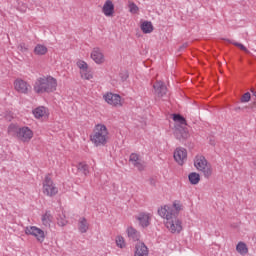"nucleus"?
<instances>
[{
  "label": "nucleus",
  "mask_w": 256,
  "mask_h": 256,
  "mask_svg": "<svg viewBox=\"0 0 256 256\" xmlns=\"http://www.w3.org/2000/svg\"><path fill=\"white\" fill-rule=\"evenodd\" d=\"M34 91L38 94L57 91V79L52 76L38 78L34 84Z\"/></svg>",
  "instance_id": "f257e3e1"
},
{
  "label": "nucleus",
  "mask_w": 256,
  "mask_h": 256,
  "mask_svg": "<svg viewBox=\"0 0 256 256\" xmlns=\"http://www.w3.org/2000/svg\"><path fill=\"white\" fill-rule=\"evenodd\" d=\"M109 139V130L105 124H97L94 127L93 134L90 135V140L95 147H105Z\"/></svg>",
  "instance_id": "f03ea898"
},
{
  "label": "nucleus",
  "mask_w": 256,
  "mask_h": 256,
  "mask_svg": "<svg viewBox=\"0 0 256 256\" xmlns=\"http://www.w3.org/2000/svg\"><path fill=\"white\" fill-rule=\"evenodd\" d=\"M9 135L16 137L22 143H29L33 139V130L27 126L19 127L15 124H10L8 127Z\"/></svg>",
  "instance_id": "7ed1b4c3"
},
{
  "label": "nucleus",
  "mask_w": 256,
  "mask_h": 256,
  "mask_svg": "<svg viewBox=\"0 0 256 256\" xmlns=\"http://www.w3.org/2000/svg\"><path fill=\"white\" fill-rule=\"evenodd\" d=\"M194 166L198 171L203 173L206 179H209V177L213 175V168H211V164H209L205 156H196L194 160Z\"/></svg>",
  "instance_id": "20e7f679"
},
{
  "label": "nucleus",
  "mask_w": 256,
  "mask_h": 256,
  "mask_svg": "<svg viewBox=\"0 0 256 256\" xmlns=\"http://www.w3.org/2000/svg\"><path fill=\"white\" fill-rule=\"evenodd\" d=\"M43 193L48 197H55V195L59 193V189L55 187V184H53V180L51 179L49 174L45 176V179L43 182Z\"/></svg>",
  "instance_id": "39448f33"
},
{
  "label": "nucleus",
  "mask_w": 256,
  "mask_h": 256,
  "mask_svg": "<svg viewBox=\"0 0 256 256\" xmlns=\"http://www.w3.org/2000/svg\"><path fill=\"white\" fill-rule=\"evenodd\" d=\"M165 225L170 233H181L183 231V223L180 221L178 216H172L166 220Z\"/></svg>",
  "instance_id": "423d86ee"
},
{
  "label": "nucleus",
  "mask_w": 256,
  "mask_h": 256,
  "mask_svg": "<svg viewBox=\"0 0 256 256\" xmlns=\"http://www.w3.org/2000/svg\"><path fill=\"white\" fill-rule=\"evenodd\" d=\"M14 89L17 93H22L23 95H27L29 91H31V85L27 83V81L18 78L14 81Z\"/></svg>",
  "instance_id": "0eeeda50"
},
{
  "label": "nucleus",
  "mask_w": 256,
  "mask_h": 256,
  "mask_svg": "<svg viewBox=\"0 0 256 256\" xmlns=\"http://www.w3.org/2000/svg\"><path fill=\"white\" fill-rule=\"evenodd\" d=\"M25 233L26 235H33L40 243L45 241V232L37 226L26 227Z\"/></svg>",
  "instance_id": "6e6552de"
},
{
  "label": "nucleus",
  "mask_w": 256,
  "mask_h": 256,
  "mask_svg": "<svg viewBox=\"0 0 256 256\" xmlns=\"http://www.w3.org/2000/svg\"><path fill=\"white\" fill-rule=\"evenodd\" d=\"M174 137L181 141V143H185L190 137L189 130L181 125H178L174 130Z\"/></svg>",
  "instance_id": "1a4fd4ad"
},
{
  "label": "nucleus",
  "mask_w": 256,
  "mask_h": 256,
  "mask_svg": "<svg viewBox=\"0 0 256 256\" xmlns=\"http://www.w3.org/2000/svg\"><path fill=\"white\" fill-rule=\"evenodd\" d=\"M174 159L178 165H183L187 161V150L185 148H177L174 151Z\"/></svg>",
  "instance_id": "9d476101"
},
{
  "label": "nucleus",
  "mask_w": 256,
  "mask_h": 256,
  "mask_svg": "<svg viewBox=\"0 0 256 256\" xmlns=\"http://www.w3.org/2000/svg\"><path fill=\"white\" fill-rule=\"evenodd\" d=\"M104 99L106 103L109 105H114V107H117V105H121V96L118 94L113 93H107L104 95Z\"/></svg>",
  "instance_id": "9b49d317"
},
{
  "label": "nucleus",
  "mask_w": 256,
  "mask_h": 256,
  "mask_svg": "<svg viewBox=\"0 0 256 256\" xmlns=\"http://www.w3.org/2000/svg\"><path fill=\"white\" fill-rule=\"evenodd\" d=\"M130 163L138 169V171H143L145 169V166L143 165V161L141 158H139V154L137 153H132L130 154L129 158Z\"/></svg>",
  "instance_id": "f8f14e48"
},
{
  "label": "nucleus",
  "mask_w": 256,
  "mask_h": 256,
  "mask_svg": "<svg viewBox=\"0 0 256 256\" xmlns=\"http://www.w3.org/2000/svg\"><path fill=\"white\" fill-rule=\"evenodd\" d=\"M102 13H104L106 17H113V14L115 13V5L113 4V1L107 0L104 3Z\"/></svg>",
  "instance_id": "ddd939ff"
},
{
  "label": "nucleus",
  "mask_w": 256,
  "mask_h": 256,
  "mask_svg": "<svg viewBox=\"0 0 256 256\" xmlns=\"http://www.w3.org/2000/svg\"><path fill=\"white\" fill-rule=\"evenodd\" d=\"M137 221L141 227H149L151 225V215L149 213L142 212L138 216H136Z\"/></svg>",
  "instance_id": "4468645a"
},
{
  "label": "nucleus",
  "mask_w": 256,
  "mask_h": 256,
  "mask_svg": "<svg viewBox=\"0 0 256 256\" xmlns=\"http://www.w3.org/2000/svg\"><path fill=\"white\" fill-rule=\"evenodd\" d=\"M91 59L97 63V65H101V63L105 62V56L103 55V52H101L100 48H94L91 53Z\"/></svg>",
  "instance_id": "2eb2a0df"
},
{
  "label": "nucleus",
  "mask_w": 256,
  "mask_h": 256,
  "mask_svg": "<svg viewBox=\"0 0 256 256\" xmlns=\"http://www.w3.org/2000/svg\"><path fill=\"white\" fill-rule=\"evenodd\" d=\"M134 256H149V248L143 242H137Z\"/></svg>",
  "instance_id": "dca6fc26"
},
{
  "label": "nucleus",
  "mask_w": 256,
  "mask_h": 256,
  "mask_svg": "<svg viewBox=\"0 0 256 256\" xmlns=\"http://www.w3.org/2000/svg\"><path fill=\"white\" fill-rule=\"evenodd\" d=\"M153 89L157 94V97H163L164 95L167 94V86H165V84L162 81H157L153 85Z\"/></svg>",
  "instance_id": "f3484780"
},
{
  "label": "nucleus",
  "mask_w": 256,
  "mask_h": 256,
  "mask_svg": "<svg viewBox=\"0 0 256 256\" xmlns=\"http://www.w3.org/2000/svg\"><path fill=\"white\" fill-rule=\"evenodd\" d=\"M158 215L163 219H166V221L171 219L173 217L171 213V206L165 205L164 207H160L158 209Z\"/></svg>",
  "instance_id": "a211bd4d"
},
{
  "label": "nucleus",
  "mask_w": 256,
  "mask_h": 256,
  "mask_svg": "<svg viewBox=\"0 0 256 256\" xmlns=\"http://www.w3.org/2000/svg\"><path fill=\"white\" fill-rule=\"evenodd\" d=\"M78 229L80 233H87V231H89V223L87 222L86 218H80Z\"/></svg>",
  "instance_id": "6ab92c4d"
},
{
  "label": "nucleus",
  "mask_w": 256,
  "mask_h": 256,
  "mask_svg": "<svg viewBox=\"0 0 256 256\" xmlns=\"http://www.w3.org/2000/svg\"><path fill=\"white\" fill-rule=\"evenodd\" d=\"M188 180L190 185H198L199 181H201V175H199L197 172H191L188 175Z\"/></svg>",
  "instance_id": "aec40b11"
},
{
  "label": "nucleus",
  "mask_w": 256,
  "mask_h": 256,
  "mask_svg": "<svg viewBox=\"0 0 256 256\" xmlns=\"http://www.w3.org/2000/svg\"><path fill=\"white\" fill-rule=\"evenodd\" d=\"M53 221V215H51V211H46L42 216V223L45 227H50L51 222Z\"/></svg>",
  "instance_id": "412c9836"
},
{
  "label": "nucleus",
  "mask_w": 256,
  "mask_h": 256,
  "mask_svg": "<svg viewBox=\"0 0 256 256\" xmlns=\"http://www.w3.org/2000/svg\"><path fill=\"white\" fill-rule=\"evenodd\" d=\"M140 29L142 31V33H153V23L149 22V21H144L141 26Z\"/></svg>",
  "instance_id": "4be33fe9"
},
{
  "label": "nucleus",
  "mask_w": 256,
  "mask_h": 256,
  "mask_svg": "<svg viewBox=\"0 0 256 256\" xmlns=\"http://www.w3.org/2000/svg\"><path fill=\"white\" fill-rule=\"evenodd\" d=\"M236 251L240 254V255H247V253H249V248H247V244H245L244 242H239L236 245Z\"/></svg>",
  "instance_id": "5701e85b"
},
{
  "label": "nucleus",
  "mask_w": 256,
  "mask_h": 256,
  "mask_svg": "<svg viewBox=\"0 0 256 256\" xmlns=\"http://www.w3.org/2000/svg\"><path fill=\"white\" fill-rule=\"evenodd\" d=\"M127 233L129 239H132V241H139V232L135 228L129 227Z\"/></svg>",
  "instance_id": "b1692460"
},
{
  "label": "nucleus",
  "mask_w": 256,
  "mask_h": 256,
  "mask_svg": "<svg viewBox=\"0 0 256 256\" xmlns=\"http://www.w3.org/2000/svg\"><path fill=\"white\" fill-rule=\"evenodd\" d=\"M226 41H227L228 43H231V44L234 45L235 47H239V48L241 49V51H245V52L247 53V55H253V54L251 53V51H249V50L247 49V47H245V45H243V44H241V43H239V42H235V41L230 40V39H226Z\"/></svg>",
  "instance_id": "393cba45"
},
{
  "label": "nucleus",
  "mask_w": 256,
  "mask_h": 256,
  "mask_svg": "<svg viewBox=\"0 0 256 256\" xmlns=\"http://www.w3.org/2000/svg\"><path fill=\"white\" fill-rule=\"evenodd\" d=\"M45 107L40 106L33 110V115L36 117V119H41V117L45 116Z\"/></svg>",
  "instance_id": "a878e982"
},
{
  "label": "nucleus",
  "mask_w": 256,
  "mask_h": 256,
  "mask_svg": "<svg viewBox=\"0 0 256 256\" xmlns=\"http://www.w3.org/2000/svg\"><path fill=\"white\" fill-rule=\"evenodd\" d=\"M77 169L85 176H87V174L89 173V165H87L86 162H79L77 165Z\"/></svg>",
  "instance_id": "bb28decb"
},
{
  "label": "nucleus",
  "mask_w": 256,
  "mask_h": 256,
  "mask_svg": "<svg viewBox=\"0 0 256 256\" xmlns=\"http://www.w3.org/2000/svg\"><path fill=\"white\" fill-rule=\"evenodd\" d=\"M181 209L183 208L179 203H174L173 206H170L172 217H179V211H181Z\"/></svg>",
  "instance_id": "cd10ccee"
},
{
  "label": "nucleus",
  "mask_w": 256,
  "mask_h": 256,
  "mask_svg": "<svg viewBox=\"0 0 256 256\" xmlns=\"http://www.w3.org/2000/svg\"><path fill=\"white\" fill-rule=\"evenodd\" d=\"M35 55H46L47 54V48L45 45L38 44L34 48Z\"/></svg>",
  "instance_id": "c85d7f7f"
},
{
  "label": "nucleus",
  "mask_w": 256,
  "mask_h": 256,
  "mask_svg": "<svg viewBox=\"0 0 256 256\" xmlns=\"http://www.w3.org/2000/svg\"><path fill=\"white\" fill-rule=\"evenodd\" d=\"M172 119L175 121V123H180V125H187V120L181 114H173Z\"/></svg>",
  "instance_id": "c756f323"
},
{
  "label": "nucleus",
  "mask_w": 256,
  "mask_h": 256,
  "mask_svg": "<svg viewBox=\"0 0 256 256\" xmlns=\"http://www.w3.org/2000/svg\"><path fill=\"white\" fill-rule=\"evenodd\" d=\"M57 223L59 227H65L67 225V217L65 216V213H60L57 216Z\"/></svg>",
  "instance_id": "7c9ffc66"
},
{
  "label": "nucleus",
  "mask_w": 256,
  "mask_h": 256,
  "mask_svg": "<svg viewBox=\"0 0 256 256\" xmlns=\"http://www.w3.org/2000/svg\"><path fill=\"white\" fill-rule=\"evenodd\" d=\"M77 67H79V69H81V71H88L89 70V65L87 64V62H85L83 60H79L77 62Z\"/></svg>",
  "instance_id": "2f4dec72"
},
{
  "label": "nucleus",
  "mask_w": 256,
  "mask_h": 256,
  "mask_svg": "<svg viewBox=\"0 0 256 256\" xmlns=\"http://www.w3.org/2000/svg\"><path fill=\"white\" fill-rule=\"evenodd\" d=\"M251 101V93L246 92L240 98V103H249Z\"/></svg>",
  "instance_id": "473e14b6"
},
{
  "label": "nucleus",
  "mask_w": 256,
  "mask_h": 256,
  "mask_svg": "<svg viewBox=\"0 0 256 256\" xmlns=\"http://www.w3.org/2000/svg\"><path fill=\"white\" fill-rule=\"evenodd\" d=\"M82 79H85L86 81H90V79H93V75L88 72V70H82L81 72Z\"/></svg>",
  "instance_id": "72a5a7b5"
},
{
  "label": "nucleus",
  "mask_w": 256,
  "mask_h": 256,
  "mask_svg": "<svg viewBox=\"0 0 256 256\" xmlns=\"http://www.w3.org/2000/svg\"><path fill=\"white\" fill-rule=\"evenodd\" d=\"M116 245L117 247H120V249H123V247H125V239L123 238V236H118L116 238Z\"/></svg>",
  "instance_id": "f704fd0d"
},
{
  "label": "nucleus",
  "mask_w": 256,
  "mask_h": 256,
  "mask_svg": "<svg viewBox=\"0 0 256 256\" xmlns=\"http://www.w3.org/2000/svg\"><path fill=\"white\" fill-rule=\"evenodd\" d=\"M129 9L130 13H137V11H139V7L137 6V4H135V2L129 3Z\"/></svg>",
  "instance_id": "c9c22d12"
},
{
  "label": "nucleus",
  "mask_w": 256,
  "mask_h": 256,
  "mask_svg": "<svg viewBox=\"0 0 256 256\" xmlns=\"http://www.w3.org/2000/svg\"><path fill=\"white\" fill-rule=\"evenodd\" d=\"M18 49L21 51V53H27V51H29V48L25 43H20Z\"/></svg>",
  "instance_id": "e433bc0d"
},
{
  "label": "nucleus",
  "mask_w": 256,
  "mask_h": 256,
  "mask_svg": "<svg viewBox=\"0 0 256 256\" xmlns=\"http://www.w3.org/2000/svg\"><path fill=\"white\" fill-rule=\"evenodd\" d=\"M120 77L122 81H127V79H129V72L124 71L122 73H120Z\"/></svg>",
  "instance_id": "4c0bfd02"
},
{
  "label": "nucleus",
  "mask_w": 256,
  "mask_h": 256,
  "mask_svg": "<svg viewBox=\"0 0 256 256\" xmlns=\"http://www.w3.org/2000/svg\"><path fill=\"white\" fill-rule=\"evenodd\" d=\"M255 108H256V99H254V101L249 106L244 107V109H251V111H255Z\"/></svg>",
  "instance_id": "58836bf2"
},
{
  "label": "nucleus",
  "mask_w": 256,
  "mask_h": 256,
  "mask_svg": "<svg viewBox=\"0 0 256 256\" xmlns=\"http://www.w3.org/2000/svg\"><path fill=\"white\" fill-rule=\"evenodd\" d=\"M187 47H189V42L183 43V44L179 47L178 51H182L183 49H187Z\"/></svg>",
  "instance_id": "ea45409f"
},
{
  "label": "nucleus",
  "mask_w": 256,
  "mask_h": 256,
  "mask_svg": "<svg viewBox=\"0 0 256 256\" xmlns=\"http://www.w3.org/2000/svg\"><path fill=\"white\" fill-rule=\"evenodd\" d=\"M149 183L152 185V187H155V185H157V180L155 178H150Z\"/></svg>",
  "instance_id": "a19ab883"
},
{
  "label": "nucleus",
  "mask_w": 256,
  "mask_h": 256,
  "mask_svg": "<svg viewBox=\"0 0 256 256\" xmlns=\"http://www.w3.org/2000/svg\"><path fill=\"white\" fill-rule=\"evenodd\" d=\"M250 92L252 93L253 97H255V99H256V88L255 87H251L250 88Z\"/></svg>",
  "instance_id": "79ce46f5"
},
{
  "label": "nucleus",
  "mask_w": 256,
  "mask_h": 256,
  "mask_svg": "<svg viewBox=\"0 0 256 256\" xmlns=\"http://www.w3.org/2000/svg\"><path fill=\"white\" fill-rule=\"evenodd\" d=\"M209 143L212 145V147H215V138L214 137H210L209 138Z\"/></svg>",
  "instance_id": "37998d69"
},
{
  "label": "nucleus",
  "mask_w": 256,
  "mask_h": 256,
  "mask_svg": "<svg viewBox=\"0 0 256 256\" xmlns=\"http://www.w3.org/2000/svg\"><path fill=\"white\" fill-rule=\"evenodd\" d=\"M241 109H245V108L236 107V108H234V111H241Z\"/></svg>",
  "instance_id": "c03bdc74"
}]
</instances>
